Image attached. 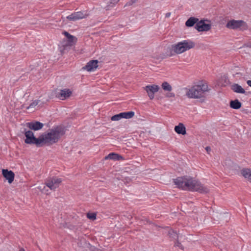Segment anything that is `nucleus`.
<instances>
[{
    "instance_id": "nucleus-1",
    "label": "nucleus",
    "mask_w": 251,
    "mask_h": 251,
    "mask_svg": "<svg viewBox=\"0 0 251 251\" xmlns=\"http://www.w3.org/2000/svg\"><path fill=\"white\" fill-rule=\"evenodd\" d=\"M47 133H44L36 138L33 132L30 130L24 128L22 133L25 137V143L29 145H35L37 147H43L45 144L52 145L57 143L60 137L65 134L64 126H57L49 129Z\"/></svg>"
},
{
    "instance_id": "nucleus-2",
    "label": "nucleus",
    "mask_w": 251,
    "mask_h": 251,
    "mask_svg": "<svg viewBox=\"0 0 251 251\" xmlns=\"http://www.w3.org/2000/svg\"><path fill=\"white\" fill-rule=\"evenodd\" d=\"M173 182L178 188L182 190L195 191L201 193H207L209 189L200 182L194 180L192 177L187 176L178 177L173 179Z\"/></svg>"
},
{
    "instance_id": "nucleus-3",
    "label": "nucleus",
    "mask_w": 251,
    "mask_h": 251,
    "mask_svg": "<svg viewBox=\"0 0 251 251\" xmlns=\"http://www.w3.org/2000/svg\"><path fill=\"white\" fill-rule=\"evenodd\" d=\"M195 47V43L190 40H183L177 44L172 45L169 48V56H172L176 54H180Z\"/></svg>"
},
{
    "instance_id": "nucleus-4",
    "label": "nucleus",
    "mask_w": 251,
    "mask_h": 251,
    "mask_svg": "<svg viewBox=\"0 0 251 251\" xmlns=\"http://www.w3.org/2000/svg\"><path fill=\"white\" fill-rule=\"evenodd\" d=\"M209 91V89L206 83H201L189 89L186 93V95L189 98L198 99L203 97L204 93Z\"/></svg>"
},
{
    "instance_id": "nucleus-5",
    "label": "nucleus",
    "mask_w": 251,
    "mask_h": 251,
    "mask_svg": "<svg viewBox=\"0 0 251 251\" xmlns=\"http://www.w3.org/2000/svg\"><path fill=\"white\" fill-rule=\"evenodd\" d=\"M226 26L231 29H237L240 28L241 30L244 31L248 29V25L243 20H231L227 22Z\"/></svg>"
},
{
    "instance_id": "nucleus-6",
    "label": "nucleus",
    "mask_w": 251,
    "mask_h": 251,
    "mask_svg": "<svg viewBox=\"0 0 251 251\" xmlns=\"http://www.w3.org/2000/svg\"><path fill=\"white\" fill-rule=\"evenodd\" d=\"M62 179L55 176L48 177L45 181V184L50 190L55 191L61 183Z\"/></svg>"
},
{
    "instance_id": "nucleus-7",
    "label": "nucleus",
    "mask_w": 251,
    "mask_h": 251,
    "mask_svg": "<svg viewBox=\"0 0 251 251\" xmlns=\"http://www.w3.org/2000/svg\"><path fill=\"white\" fill-rule=\"evenodd\" d=\"M208 21L207 20L201 19L195 26V28L199 32L207 31L211 28V25L205 23V21Z\"/></svg>"
},
{
    "instance_id": "nucleus-8",
    "label": "nucleus",
    "mask_w": 251,
    "mask_h": 251,
    "mask_svg": "<svg viewBox=\"0 0 251 251\" xmlns=\"http://www.w3.org/2000/svg\"><path fill=\"white\" fill-rule=\"evenodd\" d=\"M134 112L130 111L128 112H121L119 114H116L111 117V120L112 121H119V120L125 118V119H130L132 118L134 116Z\"/></svg>"
},
{
    "instance_id": "nucleus-9",
    "label": "nucleus",
    "mask_w": 251,
    "mask_h": 251,
    "mask_svg": "<svg viewBox=\"0 0 251 251\" xmlns=\"http://www.w3.org/2000/svg\"><path fill=\"white\" fill-rule=\"evenodd\" d=\"M144 89L148 93L150 99L152 100L154 99L155 93L158 92L159 90V87L158 85L154 84L148 85L144 88Z\"/></svg>"
},
{
    "instance_id": "nucleus-10",
    "label": "nucleus",
    "mask_w": 251,
    "mask_h": 251,
    "mask_svg": "<svg viewBox=\"0 0 251 251\" xmlns=\"http://www.w3.org/2000/svg\"><path fill=\"white\" fill-rule=\"evenodd\" d=\"M1 173L3 177L7 180L9 184L13 182L15 178V174L13 171L8 170L7 169H2Z\"/></svg>"
},
{
    "instance_id": "nucleus-11",
    "label": "nucleus",
    "mask_w": 251,
    "mask_h": 251,
    "mask_svg": "<svg viewBox=\"0 0 251 251\" xmlns=\"http://www.w3.org/2000/svg\"><path fill=\"white\" fill-rule=\"evenodd\" d=\"M87 15L86 13H83L81 11L74 12L72 14L68 16L67 19L70 21H75L76 20L85 18Z\"/></svg>"
},
{
    "instance_id": "nucleus-12",
    "label": "nucleus",
    "mask_w": 251,
    "mask_h": 251,
    "mask_svg": "<svg viewBox=\"0 0 251 251\" xmlns=\"http://www.w3.org/2000/svg\"><path fill=\"white\" fill-rule=\"evenodd\" d=\"M26 126L31 130L34 131L39 130L42 129L44 126V124L39 121H32L27 123Z\"/></svg>"
},
{
    "instance_id": "nucleus-13",
    "label": "nucleus",
    "mask_w": 251,
    "mask_h": 251,
    "mask_svg": "<svg viewBox=\"0 0 251 251\" xmlns=\"http://www.w3.org/2000/svg\"><path fill=\"white\" fill-rule=\"evenodd\" d=\"M99 61L97 60H92L88 62L87 64L82 67L83 70H87L88 72L93 71L98 67Z\"/></svg>"
},
{
    "instance_id": "nucleus-14",
    "label": "nucleus",
    "mask_w": 251,
    "mask_h": 251,
    "mask_svg": "<svg viewBox=\"0 0 251 251\" xmlns=\"http://www.w3.org/2000/svg\"><path fill=\"white\" fill-rule=\"evenodd\" d=\"M231 89L236 93L244 94L246 95L248 94V93L245 91V89L237 83L232 84L231 86Z\"/></svg>"
},
{
    "instance_id": "nucleus-15",
    "label": "nucleus",
    "mask_w": 251,
    "mask_h": 251,
    "mask_svg": "<svg viewBox=\"0 0 251 251\" xmlns=\"http://www.w3.org/2000/svg\"><path fill=\"white\" fill-rule=\"evenodd\" d=\"M72 94V91L69 89L61 90L58 95V97L61 100H64L69 98Z\"/></svg>"
},
{
    "instance_id": "nucleus-16",
    "label": "nucleus",
    "mask_w": 251,
    "mask_h": 251,
    "mask_svg": "<svg viewBox=\"0 0 251 251\" xmlns=\"http://www.w3.org/2000/svg\"><path fill=\"white\" fill-rule=\"evenodd\" d=\"M175 131L178 134L185 135L186 134V128L182 123H179L175 127Z\"/></svg>"
},
{
    "instance_id": "nucleus-17",
    "label": "nucleus",
    "mask_w": 251,
    "mask_h": 251,
    "mask_svg": "<svg viewBox=\"0 0 251 251\" xmlns=\"http://www.w3.org/2000/svg\"><path fill=\"white\" fill-rule=\"evenodd\" d=\"M105 160L110 159L113 160H120L123 159V157L121 155L114 152L110 153L108 155L105 157Z\"/></svg>"
},
{
    "instance_id": "nucleus-18",
    "label": "nucleus",
    "mask_w": 251,
    "mask_h": 251,
    "mask_svg": "<svg viewBox=\"0 0 251 251\" xmlns=\"http://www.w3.org/2000/svg\"><path fill=\"white\" fill-rule=\"evenodd\" d=\"M199 19L194 17L189 18L185 22V25L187 27H192L199 22Z\"/></svg>"
},
{
    "instance_id": "nucleus-19",
    "label": "nucleus",
    "mask_w": 251,
    "mask_h": 251,
    "mask_svg": "<svg viewBox=\"0 0 251 251\" xmlns=\"http://www.w3.org/2000/svg\"><path fill=\"white\" fill-rule=\"evenodd\" d=\"M229 106L232 109H239L242 106V103L238 99H235L230 101Z\"/></svg>"
},
{
    "instance_id": "nucleus-20",
    "label": "nucleus",
    "mask_w": 251,
    "mask_h": 251,
    "mask_svg": "<svg viewBox=\"0 0 251 251\" xmlns=\"http://www.w3.org/2000/svg\"><path fill=\"white\" fill-rule=\"evenodd\" d=\"M241 173L245 178L248 179L251 182V169H243L241 170Z\"/></svg>"
},
{
    "instance_id": "nucleus-21",
    "label": "nucleus",
    "mask_w": 251,
    "mask_h": 251,
    "mask_svg": "<svg viewBox=\"0 0 251 251\" xmlns=\"http://www.w3.org/2000/svg\"><path fill=\"white\" fill-rule=\"evenodd\" d=\"M63 34L65 36V37L67 38V41L68 42V44L70 46H72L73 44L74 43V40L75 39L76 40V38L71 35L69 32L64 31L63 32Z\"/></svg>"
},
{
    "instance_id": "nucleus-22",
    "label": "nucleus",
    "mask_w": 251,
    "mask_h": 251,
    "mask_svg": "<svg viewBox=\"0 0 251 251\" xmlns=\"http://www.w3.org/2000/svg\"><path fill=\"white\" fill-rule=\"evenodd\" d=\"M162 89L164 91H167L168 92H171L172 90V87L169 83L166 81L164 82L161 85Z\"/></svg>"
},
{
    "instance_id": "nucleus-23",
    "label": "nucleus",
    "mask_w": 251,
    "mask_h": 251,
    "mask_svg": "<svg viewBox=\"0 0 251 251\" xmlns=\"http://www.w3.org/2000/svg\"><path fill=\"white\" fill-rule=\"evenodd\" d=\"M168 235L170 238L174 239H178V235L177 233L173 229H170L168 231Z\"/></svg>"
},
{
    "instance_id": "nucleus-24",
    "label": "nucleus",
    "mask_w": 251,
    "mask_h": 251,
    "mask_svg": "<svg viewBox=\"0 0 251 251\" xmlns=\"http://www.w3.org/2000/svg\"><path fill=\"white\" fill-rule=\"evenodd\" d=\"M119 1V0H111L108 4L105 7V9L106 10H109L110 7H113Z\"/></svg>"
},
{
    "instance_id": "nucleus-25",
    "label": "nucleus",
    "mask_w": 251,
    "mask_h": 251,
    "mask_svg": "<svg viewBox=\"0 0 251 251\" xmlns=\"http://www.w3.org/2000/svg\"><path fill=\"white\" fill-rule=\"evenodd\" d=\"M87 217L90 220H94L96 219V214L95 213H87Z\"/></svg>"
},
{
    "instance_id": "nucleus-26",
    "label": "nucleus",
    "mask_w": 251,
    "mask_h": 251,
    "mask_svg": "<svg viewBox=\"0 0 251 251\" xmlns=\"http://www.w3.org/2000/svg\"><path fill=\"white\" fill-rule=\"evenodd\" d=\"M40 101V100H34V101H33L32 102H31L29 105L27 107V109H29L30 108H32V107H35V106H36L37 105H38V104L39 103V102Z\"/></svg>"
},
{
    "instance_id": "nucleus-27",
    "label": "nucleus",
    "mask_w": 251,
    "mask_h": 251,
    "mask_svg": "<svg viewBox=\"0 0 251 251\" xmlns=\"http://www.w3.org/2000/svg\"><path fill=\"white\" fill-rule=\"evenodd\" d=\"M175 246L178 247L179 249L183 250L184 247L179 242L178 239H176V242L175 243Z\"/></svg>"
},
{
    "instance_id": "nucleus-28",
    "label": "nucleus",
    "mask_w": 251,
    "mask_h": 251,
    "mask_svg": "<svg viewBox=\"0 0 251 251\" xmlns=\"http://www.w3.org/2000/svg\"><path fill=\"white\" fill-rule=\"evenodd\" d=\"M165 97L166 98H174L175 94L174 93L169 92L166 94Z\"/></svg>"
},
{
    "instance_id": "nucleus-29",
    "label": "nucleus",
    "mask_w": 251,
    "mask_h": 251,
    "mask_svg": "<svg viewBox=\"0 0 251 251\" xmlns=\"http://www.w3.org/2000/svg\"><path fill=\"white\" fill-rule=\"evenodd\" d=\"M137 0H131L130 1L127 2L126 5H130L136 2Z\"/></svg>"
},
{
    "instance_id": "nucleus-30",
    "label": "nucleus",
    "mask_w": 251,
    "mask_h": 251,
    "mask_svg": "<svg viewBox=\"0 0 251 251\" xmlns=\"http://www.w3.org/2000/svg\"><path fill=\"white\" fill-rule=\"evenodd\" d=\"M205 150L207 151L208 153H209L210 151H211V148L210 147L207 146L205 148Z\"/></svg>"
},
{
    "instance_id": "nucleus-31",
    "label": "nucleus",
    "mask_w": 251,
    "mask_h": 251,
    "mask_svg": "<svg viewBox=\"0 0 251 251\" xmlns=\"http://www.w3.org/2000/svg\"><path fill=\"white\" fill-rule=\"evenodd\" d=\"M171 15V13L170 12H168L167 13H166L165 14V17L166 18H169Z\"/></svg>"
},
{
    "instance_id": "nucleus-32",
    "label": "nucleus",
    "mask_w": 251,
    "mask_h": 251,
    "mask_svg": "<svg viewBox=\"0 0 251 251\" xmlns=\"http://www.w3.org/2000/svg\"><path fill=\"white\" fill-rule=\"evenodd\" d=\"M247 83L249 86L251 87V80H248Z\"/></svg>"
},
{
    "instance_id": "nucleus-33",
    "label": "nucleus",
    "mask_w": 251,
    "mask_h": 251,
    "mask_svg": "<svg viewBox=\"0 0 251 251\" xmlns=\"http://www.w3.org/2000/svg\"><path fill=\"white\" fill-rule=\"evenodd\" d=\"M19 251H25V250L24 249H21Z\"/></svg>"
},
{
    "instance_id": "nucleus-34",
    "label": "nucleus",
    "mask_w": 251,
    "mask_h": 251,
    "mask_svg": "<svg viewBox=\"0 0 251 251\" xmlns=\"http://www.w3.org/2000/svg\"><path fill=\"white\" fill-rule=\"evenodd\" d=\"M147 222L148 223L150 224H151V222H150V221L149 220H147Z\"/></svg>"
},
{
    "instance_id": "nucleus-35",
    "label": "nucleus",
    "mask_w": 251,
    "mask_h": 251,
    "mask_svg": "<svg viewBox=\"0 0 251 251\" xmlns=\"http://www.w3.org/2000/svg\"><path fill=\"white\" fill-rule=\"evenodd\" d=\"M250 47H251V45Z\"/></svg>"
}]
</instances>
